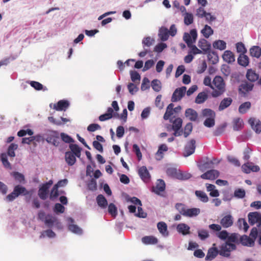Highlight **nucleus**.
Wrapping results in <instances>:
<instances>
[{
    "mask_svg": "<svg viewBox=\"0 0 261 261\" xmlns=\"http://www.w3.org/2000/svg\"><path fill=\"white\" fill-rule=\"evenodd\" d=\"M213 90L211 93L213 97H218L225 91V84L220 76H216L213 81Z\"/></svg>",
    "mask_w": 261,
    "mask_h": 261,
    "instance_id": "nucleus-1",
    "label": "nucleus"
},
{
    "mask_svg": "<svg viewBox=\"0 0 261 261\" xmlns=\"http://www.w3.org/2000/svg\"><path fill=\"white\" fill-rule=\"evenodd\" d=\"M31 194V191H28L24 187L17 185L14 187L13 192L6 196V200L8 201H12L20 195L25 196Z\"/></svg>",
    "mask_w": 261,
    "mask_h": 261,
    "instance_id": "nucleus-2",
    "label": "nucleus"
},
{
    "mask_svg": "<svg viewBox=\"0 0 261 261\" xmlns=\"http://www.w3.org/2000/svg\"><path fill=\"white\" fill-rule=\"evenodd\" d=\"M46 141L55 146L60 144L59 133L56 130H48L45 134Z\"/></svg>",
    "mask_w": 261,
    "mask_h": 261,
    "instance_id": "nucleus-3",
    "label": "nucleus"
},
{
    "mask_svg": "<svg viewBox=\"0 0 261 261\" xmlns=\"http://www.w3.org/2000/svg\"><path fill=\"white\" fill-rule=\"evenodd\" d=\"M236 248V246L234 244L226 242L221 246L219 250V254L223 256L228 257L230 256V251L235 250Z\"/></svg>",
    "mask_w": 261,
    "mask_h": 261,
    "instance_id": "nucleus-4",
    "label": "nucleus"
},
{
    "mask_svg": "<svg viewBox=\"0 0 261 261\" xmlns=\"http://www.w3.org/2000/svg\"><path fill=\"white\" fill-rule=\"evenodd\" d=\"M197 37V31L195 29H192L190 31V34L185 33L184 35V40L187 43L189 47H190L192 44L195 42Z\"/></svg>",
    "mask_w": 261,
    "mask_h": 261,
    "instance_id": "nucleus-5",
    "label": "nucleus"
},
{
    "mask_svg": "<svg viewBox=\"0 0 261 261\" xmlns=\"http://www.w3.org/2000/svg\"><path fill=\"white\" fill-rule=\"evenodd\" d=\"M154 42V40L150 37H147L144 38L142 41L144 50L141 51L139 54V56L142 58L145 57L147 54L149 52L148 49L146 48L145 47H150L153 44Z\"/></svg>",
    "mask_w": 261,
    "mask_h": 261,
    "instance_id": "nucleus-6",
    "label": "nucleus"
},
{
    "mask_svg": "<svg viewBox=\"0 0 261 261\" xmlns=\"http://www.w3.org/2000/svg\"><path fill=\"white\" fill-rule=\"evenodd\" d=\"M186 89L187 88L185 86L176 89L172 94L171 101L176 102L180 100L184 96Z\"/></svg>",
    "mask_w": 261,
    "mask_h": 261,
    "instance_id": "nucleus-7",
    "label": "nucleus"
},
{
    "mask_svg": "<svg viewBox=\"0 0 261 261\" xmlns=\"http://www.w3.org/2000/svg\"><path fill=\"white\" fill-rule=\"evenodd\" d=\"M195 143L196 141L194 139H191L188 142L185 147L183 153V155L185 157L189 156L194 152L196 148Z\"/></svg>",
    "mask_w": 261,
    "mask_h": 261,
    "instance_id": "nucleus-8",
    "label": "nucleus"
},
{
    "mask_svg": "<svg viewBox=\"0 0 261 261\" xmlns=\"http://www.w3.org/2000/svg\"><path fill=\"white\" fill-rule=\"evenodd\" d=\"M219 176V172L217 170H210L202 174L200 177L204 179L214 180Z\"/></svg>",
    "mask_w": 261,
    "mask_h": 261,
    "instance_id": "nucleus-9",
    "label": "nucleus"
},
{
    "mask_svg": "<svg viewBox=\"0 0 261 261\" xmlns=\"http://www.w3.org/2000/svg\"><path fill=\"white\" fill-rule=\"evenodd\" d=\"M138 174L141 178L145 182L149 181L150 175L145 166L141 167L138 170Z\"/></svg>",
    "mask_w": 261,
    "mask_h": 261,
    "instance_id": "nucleus-10",
    "label": "nucleus"
},
{
    "mask_svg": "<svg viewBox=\"0 0 261 261\" xmlns=\"http://www.w3.org/2000/svg\"><path fill=\"white\" fill-rule=\"evenodd\" d=\"M113 109L112 108L109 107L107 110V112L104 114L100 115L98 119L100 121H104L110 119L113 116L119 117V115L117 113H114L113 114Z\"/></svg>",
    "mask_w": 261,
    "mask_h": 261,
    "instance_id": "nucleus-11",
    "label": "nucleus"
},
{
    "mask_svg": "<svg viewBox=\"0 0 261 261\" xmlns=\"http://www.w3.org/2000/svg\"><path fill=\"white\" fill-rule=\"evenodd\" d=\"M220 223L224 228H228L232 225L233 218L231 215H227L221 219Z\"/></svg>",
    "mask_w": 261,
    "mask_h": 261,
    "instance_id": "nucleus-12",
    "label": "nucleus"
},
{
    "mask_svg": "<svg viewBox=\"0 0 261 261\" xmlns=\"http://www.w3.org/2000/svg\"><path fill=\"white\" fill-rule=\"evenodd\" d=\"M213 246L208 249L207 254L205 258L206 260H212L216 257L218 254H219V250L215 247V244H214Z\"/></svg>",
    "mask_w": 261,
    "mask_h": 261,
    "instance_id": "nucleus-13",
    "label": "nucleus"
},
{
    "mask_svg": "<svg viewBox=\"0 0 261 261\" xmlns=\"http://www.w3.org/2000/svg\"><path fill=\"white\" fill-rule=\"evenodd\" d=\"M253 84L245 82L241 84L239 86V91L240 93L245 96L248 92L252 91L253 88Z\"/></svg>",
    "mask_w": 261,
    "mask_h": 261,
    "instance_id": "nucleus-14",
    "label": "nucleus"
},
{
    "mask_svg": "<svg viewBox=\"0 0 261 261\" xmlns=\"http://www.w3.org/2000/svg\"><path fill=\"white\" fill-rule=\"evenodd\" d=\"M185 116L191 121H196L198 119L197 112L191 108L187 109L186 110Z\"/></svg>",
    "mask_w": 261,
    "mask_h": 261,
    "instance_id": "nucleus-15",
    "label": "nucleus"
},
{
    "mask_svg": "<svg viewBox=\"0 0 261 261\" xmlns=\"http://www.w3.org/2000/svg\"><path fill=\"white\" fill-rule=\"evenodd\" d=\"M165 183L163 179H158L156 185L152 187V191L159 195L161 192H163L165 190Z\"/></svg>",
    "mask_w": 261,
    "mask_h": 261,
    "instance_id": "nucleus-16",
    "label": "nucleus"
},
{
    "mask_svg": "<svg viewBox=\"0 0 261 261\" xmlns=\"http://www.w3.org/2000/svg\"><path fill=\"white\" fill-rule=\"evenodd\" d=\"M248 122L256 133L259 134L261 132V122L259 120H256L254 118H251L249 119Z\"/></svg>",
    "mask_w": 261,
    "mask_h": 261,
    "instance_id": "nucleus-17",
    "label": "nucleus"
},
{
    "mask_svg": "<svg viewBox=\"0 0 261 261\" xmlns=\"http://www.w3.org/2000/svg\"><path fill=\"white\" fill-rule=\"evenodd\" d=\"M69 106L67 100H61L54 105V109L58 111H65Z\"/></svg>",
    "mask_w": 261,
    "mask_h": 261,
    "instance_id": "nucleus-18",
    "label": "nucleus"
},
{
    "mask_svg": "<svg viewBox=\"0 0 261 261\" xmlns=\"http://www.w3.org/2000/svg\"><path fill=\"white\" fill-rule=\"evenodd\" d=\"M240 243L243 246L252 247L254 245V240L247 235L241 236L239 239Z\"/></svg>",
    "mask_w": 261,
    "mask_h": 261,
    "instance_id": "nucleus-19",
    "label": "nucleus"
},
{
    "mask_svg": "<svg viewBox=\"0 0 261 261\" xmlns=\"http://www.w3.org/2000/svg\"><path fill=\"white\" fill-rule=\"evenodd\" d=\"M232 102V99L231 97L223 98L220 103L218 109L220 111H223L227 108Z\"/></svg>",
    "mask_w": 261,
    "mask_h": 261,
    "instance_id": "nucleus-20",
    "label": "nucleus"
},
{
    "mask_svg": "<svg viewBox=\"0 0 261 261\" xmlns=\"http://www.w3.org/2000/svg\"><path fill=\"white\" fill-rule=\"evenodd\" d=\"M49 189L44 184L41 186L38 191V196L40 199L45 200L47 198Z\"/></svg>",
    "mask_w": 261,
    "mask_h": 261,
    "instance_id": "nucleus-21",
    "label": "nucleus"
},
{
    "mask_svg": "<svg viewBox=\"0 0 261 261\" xmlns=\"http://www.w3.org/2000/svg\"><path fill=\"white\" fill-rule=\"evenodd\" d=\"M44 223L48 227H51L54 224L59 223L58 219L51 215H47L44 220Z\"/></svg>",
    "mask_w": 261,
    "mask_h": 261,
    "instance_id": "nucleus-22",
    "label": "nucleus"
},
{
    "mask_svg": "<svg viewBox=\"0 0 261 261\" xmlns=\"http://www.w3.org/2000/svg\"><path fill=\"white\" fill-rule=\"evenodd\" d=\"M76 155H74L72 152L67 151L65 153V161L69 166L73 165L76 162Z\"/></svg>",
    "mask_w": 261,
    "mask_h": 261,
    "instance_id": "nucleus-23",
    "label": "nucleus"
},
{
    "mask_svg": "<svg viewBox=\"0 0 261 261\" xmlns=\"http://www.w3.org/2000/svg\"><path fill=\"white\" fill-rule=\"evenodd\" d=\"M157 228L159 232L164 237H167L169 235V232L167 229V225L164 222H160L157 224Z\"/></svg>",
    "mask_w": 261,
    "mask_h": 261,
    "instance_id": "nucleus-24",
    "label": "nucleus"
},
{
    "mask_svg": "<svg viewBox=\"0 0 261 261\" xmlns=\"http://www.w3.org/2000/svg\"><path fill=\"white\" fill-rule=\"evenodd\" d=\"M222 58L224 61L228 63H232L235 61L234 56L232 52L230 50L225 51Z\"/></svg>",
    "mask_w": 261,
    "mask_h": 261,
    "instance_id": "nucleus-25",
    "label": "nucleus"
},
{
    "mask_svg": "<svg viewBox=\"0 0 261 261\" xmlns=\"http://www.w3.org/2000/svg\"><path fill=\"white\" fill-rule=\"evenodd\" d=\"M177 230L179 233H181L184 235L190 233V227L186 224L180 223L177 226Z\"/></svg>",
    "mask_w": 261,
    "mask_h": 261,
    "instance_id": "nucleus-26",
    "label": "nucleus"
},
{
    "mask_svg": "<svg viewBox=\"0 0 261 261\" xmlns=\"http://www.w3.org/2000/svg\"><path fill=\"white\" fill-rule=\"evenodd\" d=\"M208 95L206 92H200L196 97L195 102L197 104L203 103L208 99Z\"/></svg>",
    "mask_w": 261,
    "mask_h": 261,
    "instance_id": "nucleus-27",
    "label": "nucleus"
},
{
    "mask_svg": "<svg viewBox=\"0 0 261 261\" xmlns=\"http://www.w3.org/2000/svg\"><path fill=\"white\" fill-rule=\"evenodd\" d=\"M246 77L249 81L253 82L258 79L259 75L254 70L250 69L247 70Z\"/></svg>",
    "mask_w": 261,
    "mask_h": 261,
    "instance_id": "nucleus-28",
    "label": "nucleus"
},
{
    "mask_svg": "<svg viewBox=\"0 0 261 261\" xmlns=\"http://www.w3.org/2000/svg\"><path fill=\"white\" fill-rule=\"evenodd\" d=\"M142 242L147 245L156 244L158 242V239L154 236H145L142 238Z\"/></svg>",
    "mask_w": 261,
    "mask_h": 261,
    "instance_id": "nucleus-29",
    "label": "nucleus"
},
{
    "mask_svg": "<svg viewBox=\"0 0 261 261\" xmlns=\"http://www.w3.org/2000/svg\"><path fill=\"white\" fill-rule=\"evenodd\" d=\"M248 217L249 223L253 225L259 221L260 215L257 212L249 213Z\"/></svg>",
    "mask_w": 261,
    "mask_h": 261,
    "instance_id": "nucleus-30",
    "label": "nucleus"
},
{
    "mask_svg": "<svg viewBox=\"0 0 261 261\" xmlns=\"http://www.w3.org/2000/svg\"><path fill=\"white\" fill-rule=\"evenodd\" d=\"M199 47L204 52L207 53L210 50L211 45L206 40L202 39L199 41Z\"/></svg>",
    "mask_w": 261,
    "mask_h": 261,
    "instance_id": "nucleus-31",
    "label": "nucleus"
},
{
    "mask_svg": "<svg viewBox=\"0 0 261 261\" xmlns=\"http://www.w3.org/2000/svg\"><path fill=\"white\" fill-rule=\"evenodd\" d=\"M207 58L208 61L213 64H216L219 61V57L217 53L214 51L210 50L207 52Z\"/></svg>",
    "mask_w": 261,
    "mask_h": 261,
    "instance_id": "nucleus-32",
    "label": "nucleus"
},
{
    "mask_svg": "<svg viewBox=\"0 0 261 261\" xmlns=\"http://www.w3.org/2000/svg\"><path fill=\"white\" fill-rule=\"evenodd\" d=\"M200 210L198 208H187L185 216L193 217L199 215Z\"/></svg>",
    "mask_w": 261,
    "mask_h": 261,
    "instance_id": "nucleus-33",
    "label": "nucleus"
},
{
    "mask_svg": "<svg viewBox=\"0 0 261 261\" xmlns=\"http://www.w3.org/2000/svg\"><path fill=\"white\" fill-rule=\"evenodd\" d=\"M169 35V31L167 28L165 27H162L160 29L159 36L161 40L163 41H166L168 39Z\"/></svg>",
    "mask_w": 261,
    "mask_h": 261,
    "instance_id": "nucleus-34",
    "label": "nucleus"
},
{
    "mask_svg": "<svg viewBox=\"0 0 261 261\" xmlns=\"http://www.w3.org/2000/svg\"><path fill=\"white\" fill-rule=\"evenodd\" d=\"M168 150V147L166 144L161 145L158 149V151L156 153V159L158 160H160L163 158V152L167 151Z\"/></svg>",
    "mask_w": 261,
    "mask_h": 261,
    "instance_id": "nucleus-35",
    "label": "nucleus"
},
{
    "mask_svg": "<svg viewBox=\"0 0 261 261\" xmlns=\"http://www.w3.org/2000/svg\"><path fill=\"white\" fill-rule=\"evenodd\" d=\"M96 201L98 205L102 208H106L108 205L107 200L101 194L98 195L97 196Z\"/></svg>",
    "mask_w": 261,
    "mask_h": 261,
    "instance_id": "nucleus-36",
    "label": "nucleus"
},
{
    "mask_svg": "<svg viewBox=\"0 0 261 261\" xmlns=\"http://www.w3.org/2000/svg\"><path fill=\"white\" fill-rule=\"evenodd\" d=\"M238 62L240 65L246 67L249 63V58L244 54H240L238 59Z\"/></svg>",
    "mask_w": 261,
    "mask_h": 261,
    "instance_id": "nucleus-37",
    "label": "nucleus"
},
{
    "mask_svg": "<svg viewBox=\"0 0 261 261\" xmlns=\"http://www.w3.org/2000/svg\"><path fill=\"white\" fill-rule=\"evenodd\" d=\"M244 126L243 120L240 118H237L233 120V128L234 130L241 129Z\"/></svg>",
    "mask_w": 261,
    "mask_h": 261,
    "instance_id": "nucleus-38",
    "label": "nucleus"
},
{
    "mask_svg": "<svg viewBox=\"0 0 261 261\" xmlns=\"http://www.w3.org/2000/svg\"><path fill=\"white\" fill-rule=\"evenodd\" d=\"M251 104L249 101L242 103L239 107V112L241 114L246 113L251 108Z\"/></svg>",
    "mask_w": 261,
    "mask_h": 261,
    "instance_id": "nucleus-39",
    "label": "nucleus"
},
{
    "mask_svg": "<svg viewBox=\"0 0 261 261\" xmlns=\"http://www.w3.org/2000/svg\"><path fill=\"white\" fill-rule=\"evenodd\" d=\"M250 54L252 57L259 58L261 56V48L258 46H253L250 49Z\"/></svg>",
    "mask_w": 261,
    "mask_h": 261,
    "instance_id": "nucleus-40",
    "label": "nucleus"
},
{
    "mask_svg": "<svg viewBox=\"0 0 261 261\" xmlns=\"http://www.w3.org/2000/svg\"><path fill=\"white\" fill-rule=\"evenodd\" d=\"M69 148L71 150L70 152H72L73 154L76 155L77 158L80 157L81 148L77 144H70L69 145Z\"/></svg>",
    "mask_w": 261,
    "mask_h": 261,
    "instance_id": "nucleus-41",
    "label": "nucleus"
},
{
    "mask_svg": "<svg viewBox=\"0 0 261 261\" xmlns=\"http://www.w3.org/2000/svg\"><path fill=\"white\" fill-rule=\"evenodd\" d=\"M173 103H170L167 107L166 112L164 115V119L166 120L169 119V118L173 114Z\"/></svg>",
    "mask_w": 261,
    "mask_h": 261,
    "instance_id": "nucleus-42",
    "label": "nucleus"
},
{
    "mask_svg": "<svg viewBox=\"0 0 261 261\" xmlns=\"http://www.w3.org/2000/svg\"><path fill=\"white\" fill-rule=\"evenodd\" d=\"M195 195L203 202H207L208 201V197L205 192L202 191H196Z\"/></svg>",
    "mask_w": 261,
    "mask_h": 261,
    "instance_id": "nucleus-43",
    "label": "nucleus"
},
{
    "mask_svg": "<svg viewBox=\"0 0 261 261\" xmlns=\"http://www.w3.org/2000/svg\"><path fill=\"white\" fill-rule=\"evenodd\" d=\"M201 33L205 38H208L213 34V30L211 27L208 25H205L204 28L201 31Z\"/></svg>",
    "mask_w": 261,
    "mask_h": 261,
    "instance_id": "nucleus-44",
    "label": "nucleus"
},
{
    "mask_svg": "<svg viewBox=\"0 0 261 261\" xmlns=\"http://www.w3.org/2000/svg\"><path fill=\"white\" fill-rule=\"evenodd\" d=\"M213 47L215 48L220 49L221 50H224L226 47V44L225 41L219 40L215 41L213 43Z\"/></svg>",
    "mask_w": 261,
    "mask_h": 261,
    "instance_id": "nucleus-45",
    "label": "nucleus"
},
{
    "mask_svg": "<svg viewBox=\"0 0 261 261\" xmlns=\"http://www.w3.org/2000/svg\"><path fill=\"white\" fill-rule=\"evenodd\" d=\"M202 115L203 117L211 118L215 117V112L210 109H204L202 111Z\"/></svg>",
    "mask_w": 261,
    "mask_h": 261,
    "instance_id": "nucleus-46",
    "label": "nucleus"
},
{
    "mask_svg": "<svg viewBox=\"0 0 261 261\" xmlns=\"http://www.w3.org/2000/svg\"><path fill=\"white\" fill-rule=\"evenodd\" d=\"M182 120L180 118H176L173 122L172 129L180 130L182 126Z\"/></svg>",
    "mask_w": 261,
    "mask_h": 261,
    "instance_id": "nucleus-47",
    "label": "nucleus"
},
{
    "mask_svg": "<svg viewBox=\"0 0 261 261\" xmlns=\"http://www.w3.org/2000/svg\"><path fill=\"white\" fill-rule=\"evenodd\" d=\"M1 161L4 166L8 169H11V165L7 159V155L5 153H2L1 155Z\"/></svg>",
    "mask_w": 261,
    "mask_h": 261,
    "instance_id": "nucleus-48",
    "label": "nucleus"
},
{
    "mask_svg": "<svg viewBox=\"0 0 261 261\" xmlns=\"http://www.w3.org/2000/svg\"><path fill=\"white\" fill-rule=\"evenodd\" d=\"M238 224L240 228H243L245 231H246L249 228V225L247 222L243 218H240L238 220Z\"/></svg>",
    "mask_w": 261,
    "mask_h": 261,
    "instance_id": "nucleus-49",
    "label": "nucleus"
},
{
    "mask_svg": "<svg viewBox=\"0 0 261 261\" xmlns=\"http://www.w3.org/2000/svg\"><path fill=\"white\" fill-rule=\"evenodd\" d=\"M193 129V125L191 122L188 123L184 128V135L187 138L192 132Z\"/></svg>",
    "mask_w": 261,
    "mask_h": 261,
    "instance_id": "nucleus-50",
    "label": "nucleus"
},
{
    "mask_svg": "<svg viewBox=\"0 0 261 261\" xmlns=\"http://www.w3.org/2000/svg\"><path fill=\"white\" fill-rule=\"evenodd\" d=\"M87 187L90 191H96L97 190V182L96 180L94 178H92L87 184Z\"/></svg>",
    "mask_w": 261,
    "mask_h": 261,
    "instance_id": "nucleus-51",
    "label": "nucleus"
},
{
    "mask_svg": "<svg viewBox=\"0 0 261 261\" xmlns=\"http://www.w3.org/2000/svg\"><path fill=\"white\" fill-rule=\"evenodd\" d=\"M57 185H54L53 188H52L49 198L51 200H54V199L57 198L59 195V193L58 190V188L57 187Z\"/></svg>",
    "mask_w": 261,
    "mask_h": 261,
    "instance_id": "nucleus-52",
    "label": "nucleus"
},
{
    "mask_svg": "<svg viewBox=\"0 0 261 261\" xmlns=\"http://www.w3.org/2000/svg\"><path fill=\"white\" fill-rule=\"evenodd\" d=\"M151 86L153 90L159 92L161 89V82L158 80H153L151 82Z\"/></svg>",
    "mask_w": 261,
    "mask_h": 261,
    "instance_id": "nucleus-53",
    "label": "nucleus"
},
{
    "mask_svg": "<svg viewBox=\"0 0 261 261\" xmlns=\"http://www.w3.org/2000/svg\"><path fill=\"white\" fill-rule=\"evenodd\" d=\"M179 171H178L175 168H169L167 169V174L170 176L177 178Z\"/></svg>",
    "mask_w": 261,
    "mask_h": 261,
    "instance_id": "nucleus-54",
    "label": "nucleus"
},
{
    "mask_svg": "<svg viewBox=\"0 0 261 261\" xmlns=\"http://www.w3.org/2000/svg\"><path fill=\"white\" fill-rule=\"evenodd\" d=\"M17 145L14 143L11 144L8 149V154L11 157H14L15 156L14 150L17 148Z\"/></svg>",
    "mask_w": 261,
    "mask_h": 261,
    "instance_id": "nucleus-55",
    "label": "nucleus"
},
{
    "mask_svg": "<svg viewBox=\"0 0 261 261\" xmlns=\"http://www.w3.org/2000/svg\"><path fill=\"white\" fill-rule=\"evenodd\" d=\"M185 24L189 25L193 22V15L191 13H187L184 17Z\"/></svg>",
    "mask_w": 261,
    "mask_h": 261,
    "instance_id": "nucleus-56",
    "label": "nucleus"
},
{
    "mask_svg": "<svg viewBox=\"0 0 261 261\" xmlns=\"http://www.w3.org/2000/svg\"><path fill=\"white\" fill-rule=\"evenodd\" d=\"M109 213L114 217H115L117 214V208L114 204L111 203L108 206Z\"/></svg>",
    "mask_w": 261,
    "mask_h": 261,
    "instance_id": "nucleus-57",
    "label": "nucleus"
},
{
    "mask_svg": "<svg viewBox=\"0 0 261 261\" xmlns=\"http://www.w3.org/2000/svg\"><path fill=\"white\" fill-rule=\"evenodd\" d=\"M130 74L131 80L133 82H140L141 77L139 73L136 71H131Z\"/></svg>",
    "mask_w": 261,
    "mask_h": 261,
    "instance_id": "nucleus-58",
    "label": "nucleus"
},
{
    "mask_svg": "<svg viewBox=\"0 0 261 261\" xmlns=\"http://www.w3.org/2000/svg\"><path fill=\"white\" fill-rule=\"evenodd\" d=\"M245 191L242 189H237L234 191V195L236 197L243 198L245 196Z\"/></svg>",
    "mask_w": 261,
    "mask_h": 261,
    "instance_id": "nucleus-59",
    "label": "nucleus"
},
{
    "mask_svg": "<svg viewBox=\"0 0 261 261\" xmlns=\"http://www.w3.org/2000/svg\"><path fill=\"white\" fill-rule=\"evenodd\" d=\"M198 237L201 240H204L209 237L208 232L204 229H201L198 231Z\"/></svg>",
    "mask_w": 261,
    "mask_h": 261,
    "instance_id": "nucleus-60",
    "label": "nucleus"
},
{
    "mask_svg": "<svg viewBox=\"0 0 261 261\" xmlns=\"http://www.w3.org/2000/svg\"><path fill=\"white\" fill-rule=\"evenodd\" d=\"M236 48L237 51L241 53V54H244L247 52V50L244 44L242 42H238L236 44Z\"/></svg>",
    "mask_w": 261,
    "mask_h": 261,
    "instance_id": "nucleus-61",
    "label": "nucleus"
},
{
    "mask_svg": "<svg viewBox=\"0 0 261 261\" xmlns=\"http://www.w3.org/2000/svg\"><path fill=\"white\" fill-rule=\"evenodd\" d=\"M150 88V82L148 78L144 77L143 80L141 89L142 90L144 91Z\"/></svg>",
    "mask_w": 261,
    "mask_h": 261,
    "instance_id": "nucleus-62",
    "label": "nucleus"
},
{
    "mask_svg": "<svg viewBox=\"0 0 261 261\" xmlns=\"http://www.w3.org/2000/svg\"><path fill=\"white\" fill-rule=\"evenodd\" d=\"M203 124L206 127H213L215 125V117L207 118Z\"/></svg>",
    "mask_w": 261,
    "mask_h": 261,
    "instance_id": "nucleus-63",
    "label": "nucleus"
},
{
    "mask_svg": "<svg viewBox=\"0 0 261 261\" xmlns=\"http://www.w3.org/2000/svg\"><path fill=\"white\" fill-rule=\"evenodd\" d=\"M176 208L178 210L181 215L185 216L187 208L182 203H177L175 205Z\"/></svg>",
    "mask_w": 261,
    "mask_h": 261,
    "instance_id": "nucleus-64",
    "label": "nucleus"
}]
</instances>
